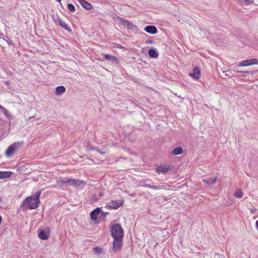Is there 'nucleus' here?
<instances>
[{
	"label": "nucleus",
	"mask_w": 258,
	"mask_h": 258,
	"mask_svg": "<svg viewBox=\"0 0 258 258\" xmlns=\"http://www.w3.org/2000/svg\"><path fill=\"white\" fill-rule=\"evenodd\" d=\"M41 191H38L33 196L26 198L23 202V206L26 209H35L39 206L40 203L39 198L41 195Z\"/></svg>",
	"instance_id": "f257e3e1"
},
{
	"label": "nucleus",
	"mask_w": 258,
	"mask_h": 258,
	"mask_svg": "<svg viewBox=\"0 0 258 258\" xmlns=\"http://www.w3.org/2000/svg\"><path fill=\"white\" fill-rule=\"evenodd\" d=\"M111 235L113 239L115 238H123V231L121 226L118 224H116L111 227L110 229Z\"/></svg>",
	"instance_id": "f03ea898"
},
{
	"label": "nucleus",
	"mask_w": 258,
	"mask_h": 258,
	"mask_svg": "<svg viewBox=\"0 0 258 258\" xmlns=\"http://www.w3.org/2000/svg\"><path fill=\"white\" fill-rule=\"evenodd\" d=\"M22 142H18L12 144L6 151L5 154L6 156L7 157H12L16 151L22 148Z\"/></svg>",
	"instance_id": "7ed1b4c3"
},
{
	"label": "nucleus",
	"mask_w": 258,
	"mask_h": 258,
	"mask_svg": "<svg viewBox=\"0 0 258 258\" xmlns=\"http://www.w3.org/2000/svg\"><path fill=\"white\" fill-rule=\"evenodd\" d=\"M116 18L118 20V21H119L120 24L124 26H126L127 28V29L134 30L137 28L136 25H134L132 22H130L128 20H127L124 18L120 17L119 16H117Z\"/></svg>",
	"instance_id": "20e7f679"
},
{
	"label": "nucleus",
	"mask_w": 258,
	"mask_h": 258,
	"mask_svg": "<svg viewBox=\"0 0 258 258\" xmlns=\"http://www.w3.org/2000/svg\"><path fill=\"white\" fill-rule=\"evenodd\" d=\"M50 229L49 227H46L44 230L38 229V236L42 240H47L50 234Z\"/></svg>",
	"instance_id": "39448f33"
},
{
	"label": "nucleus",
	"mask_w": 258,
	"mask_h": 258,
	"mask_svg": "<svg viewBox=\"0 0 258 258\" xmlns=\"http://www.w3.org/2000/svg\"><path fill=\"white\" fill-rule=\"evenodd\" d=\"M123 238H115L113 241L112 250L113 252H117L120 251L122 246Z\"/></svg>",
	"instance_id": "423d86ee"
},
{
	"label": "nucleus",
	"mask_w": 258,
	"mask_h": 258,
	"mask_svg": "<svg viewBox=\"0 0 258 258\" xmlns=\"http://www.w3.org/2000/svg\"><path fill=\"white\" fill-rule=\"evenodd\" d=\"M122 202L120 201H111L106 204L105 208L112 209H117L122 205Z\"/></svg>",
	"instance_id": "0eeeda50"
},
{
	"label": "nucleus",
	"mask_w": 258,
	"mask_h": 258,
	"mask_svg": "<svg viewBox=\"0 0 258 258\" xmlns=\"http://www.w3.org/2000/svg\"><path fill=\"white\" fill-rule=\"evenodd\" d=\"M257 63V60L255 58H252L242 61L237 65V67H246Z\"/></svg>",
	"instance_id": "6e6552de"
},
{
	"label": "nucleus",
	"mask_w": 258,
	"mask_h": 258,
	"mask_svg": "<svg viewBox=\"0 0 258 258\" xmlns=\"http://www.w3.org/2000/svg\"><path fill=\"white\" fill-rule=\"evenodd\" d=\"M171 169L170 167L168 165H163L158 166L156 168V171L157 173H165L168 172Z\"/></svg>",
	"instance_id": "1a4fd4ad"
},
{
	"label": "nucleus",
	"mask_w": 258,
	"mask_h": 258,
	"mask_svg": "<svg viewBox=\"0 0 258 258\" xmlns=\"http://www.w3.org/2000/svg\"><path fill=\"white\" fill-rule=\"evenodd\" d=\"M217 177H208L203 179V182L207 184L208 186L214 185L216 182Z\"/></svg>",
	"instance_id": "9d476101"
},
{
	"label": "nucleus",
	"mask_w": 258,
	"mask_h": 258,
	"mask_svg": "<svg viewBox=\"0 0 258 258\" xmlns=\"http://www.w3.org/2000/svg\"><path fill=\"white\" fill-rule=\"evenodd\" d=\"M144 30L148 33L155 34L158 31L157 28L153 25H148L144 28Z\"/></svg>",
	"instance_id": "9b49d317"
},
{
	"label": "nucleus",
	"mask_w": 258,
	"mask_h": 258,
	"mask_svg": "<svg viewBox=\"0 0 258 258\" xmlns=\"http://www.w3.org/2000/svg\"><path fill=\"white\" fill-rule=\"evenodd\" d=\"M101 212V208H97L93 210L90 214L91 218L95 220L97 219L99 214Z\"/></svg>",
	"instance_id": "f8f14e48"
},
{
	"label": "nucleus",
	"mask_w": 258,
	"mask_h": 258,
	"mask_svg": "<svg viewBox=\"0 0 258 258\" xmlns=\"http://www.w3.org/2000/svg\"><path fill=\"white\" fill-rule=\"evenodd\" d=\"M194 72L190 74V76L195 78L196 80H198L201 76L200 69L196 67L193 69Z\"/></svg>",
	"instance_id": "ddd939ff"
},
{
	"label": "nucleus",
	"mask_w": 258,
	"mask_h": 258,
	"mask_svg": "<svg viewBox=\"0 0 258 258\" xmlns=\"http://www.w3.org/2000/svg\"><path fill=\"white\" fill-rule=\"evenodd\" d=\"M83 183L82 180L79 179H75L74 178H69V184L72 186H80Z\"/></svg>",
	"instance_id": "4468645a"
},
{
	"label": "nucleus",
	"mask_w": 258,
	"mask_h": 258,
	"mask_svg": "<svg viewBox=\"0 0 258 258\" xmlns=\"http://www.w3.org/2000/svg\"><path fill=\"white\" fill-rule=\"evenodd\" d=\"M78 2L81 5V6L87 10H90L92 8V5L86 1L85 0H77Z\"/></svg>",
	"instance_id": "2eb2a0df"
},
{
	"label": "nucleus",
	"mask_w": 258,
	"mask_h": 258,
	"mask_svg": "<svg viewBox=\"0 0 258 258\" xmlns=\"http://www.w3.org/2000/svg\"><path fill=\"white\" fill-rule=\"evenodd\" d=\"M144 186L152 188L153 189H165L166 187L163 185H154L150 184H144Z\"/></svg>",
	"instance_id": "dca6fc26"
},
{
	"label": "nucleus",
	"mask_w": 258,
	"mask_h": 258,
	"mask_svg": "<svg viewBox=\"0 0 258 258\" xmlns=\"http://www.w3.org/2000/svg\"><path fill=\"white\" fill-rule=\"evenodd\" d=\"M104 56L106 60L110 61L112 63L116 62L117 64H118V60L117 59V58L114 56L105 54Z\"/></svg>",
	"instance_id": "f3484780"
},
{
	"label": "nucleus",
	"mask_w": 258,
	"mask_h": 258,
	"mask_svg": "<svg viewBox=\"0 0 258 258\" xmlns=\"http://www.w3.org/2000/svg\"><path fill=\"white\" fill-rule=\"evenodd\" d=\"M12 174L11 171H0V179L10 177Z\"/></svg>",
	"instance_id": "a211bd4d"
},
{
	"label": "nucleus",
	"mask_w": 258,
	"mask_h": 258,
	"mask_svg": "<svg viewBox=\"0 0 258 258\" xmlns=\"http://www.w3.org/2000/svg\"><path fill=\"white\" fill-rule=\"evenodd\" d=\"M66 92V88L64 86H59L56 88L55 94L60 95L63 94Z\"/></svg>",
	"instance_id": "6ab92c4d"
},
{
	"label": "nucleus",
	"mask_w": 258,
	"mask_h": 258,
	"mask_svg": "<svg viewBox=\"0 0 258 258\" xmlns=\"http://www.w3.org/2000/svg\"><path fill=\"white\" fill-rule=\"evenodd\" d=\"M183 152V149L181 147H178L174 149L172 152L171 154L174 155H177L182 154Z\"/></svg>",
	"instance_id": "aec40b11"
},
{
	"label": "nucleus",
	"mask_w": 258,
	"mask_h": 258,
	"mask_svg": "<svg viewBox=\"0 0 258 258\" xmlns=\"http://www.w3.org/2000/svg\"><path fill=\"white\" fill-rule=\"evenodd\" d=\"M148 54L152 58H156L158 56V53L153 48H151L149 50Z\"/></svg>",
	"instance_id": "412c9836"
},
{
	"label": "nucleus",
	"mask_w": 258,
	"mask_h": 258,
	"mask_svg": "<svg viewBox=\"0 0 258 258\" xmlns=\"http://www.w3.org/2000/svg\"><path fill=\"white\" fill-rule=\"evenodd\" d=\"M59 22L60 25L62 27H63L64 29H65L66 30H68V31L71 32V31H72L71 29L68 26V25L64 21H63L59 19Z\"/></svg>",
	"instance_id": "4be33fe9"
},
{
	"label": "nucleus",
	"mask_w": 258,
	"mask_h": 258,
	"mask_svg": "<svg viewBox=\"0 0 258 258\" xmlns=\"http://www.w3.org/2000/svg\"><path fill=\"white\" fill-rule=\"evenodd\" d=\"M234 196L237 198H241L243 197V193L240 189L236 190L234 192Z\"/></svg>",
	"instance_id": "5701e85b"
},
{
	"label": "nucleus",
	"mask_w": 258,
	"mask_h": 258,
	"mask_svg": "<svg viewBox=\"0 0 258 258\" xmlns=\"http://www.w3.org/2000/svg\"><path fill=\"white\" fill-rule=\"evenodd\" d=\"M67 7L68 9L71 12H74L75 11V7L73 4H68Z\"/></svg>",
	"instance_id": "b1692460"
},
{
	"label": "nucleus",
	"mask_w": 258,
	"mask_h": 258,
	"mask_svg": "<svg viewBox=\"0 0 258 258\" xmlns=\"http://www.w3.org/2000/svg\"><path fill=\"white\" fill-rule=\"evenodd\" d=\"M90 141L89 140H87V141H84V142L83 143V145H84V146L87 148H89V149H87V151H89V150H90V148L91 147V146H90Z\"/></svg>",
	"instance_id": "393cba45"
},
{
	"label": "nucleus",
	"mask_w": 258,
	"mask_h": 258,
	"mask_svg": "<svg viewBox=\"0 0 258 258\" xmlns=\"http://www.w3.org/2000/svg\"><path fill=\"white\" fill-rule=\"evenodd\" d=\"M233 71L235 72V73H244L245 74H248L249 73V72L248 71H240L236 70V68H235L233 70ZM244 77H246V75H243Z\"/></svg>",
	"instance_id": "a878e982"
},
{
	"label": "nucleus",
	"mask_w": 258,
	"mask_h": 258,
	"mask_svg": "<svg viewBox=\"0 0 258 258\" xmlns=\"http://www.w3.org/2000/svg\"><path fill=\"white\" fill-rule=\"evenodd\" d=\"M69 178H65L62 179H60L58 181V183L64 184V183H68L69 184Z\"/></svg>",
	"instance_id": "bb28decb"
},
{
	"label": "nucleus",
	"mask_w": 258,
	"mask_h": 258,
	"mask_svg": "<svg viewBox=\"0 0 258 258\" xmlns=\"http://www.w3.org/2000/svg\"><path fill=\"white\" fill-rule=\"evenodd\" d=\"M90 150H95L97 152L99 153L100 154H104V153L101 152L100 150H99L98 148L95 147H92L90 148Z\"/></svg>",
	"instance_id": "cd10ccee"
},
{
	"label": "nucleus",
	"mask_w": 258,
	"mask_h": 258,
	"mask_svg": "<svg viewBox=\"0 0 258 258\" xmlns=\"http://www.w3.org/2000/svg\"><path fill=\"white\" fill-rule=\"evenodd\" d=\"M93 250L96 253L98 254L101 252L102 249L99 247H95L93 248Z\"/></svg>",
	"instance_id": "c85d7f7f"
},
{
	"label": "nucleus",
	"mask_w": 258,
	"mask_h": 258,
	"mask_svg": "<svg viewBox=\"0 0 258 258\" xmlns=\"http://www.w3.org/2000/svg\"><path fill=\"white\" fill-rule=\"evenodd\" d=\"M245 3L246 5L252 4L253 3V1L252 0H244Z\"/></svg>",
	"instance_id": "c756f323"
},
{
	"label": "nucleus",
	"mask_w": 258,
	"mask_h": 258,
	"mask_svg": "<svg viewBox=\"0 0 258 258\" xmlns=\"http://www.w3.org/2000/svg\"><path fill=\"white\" fill-rule=\"evenodd\" d=\"M100 213H101V215L103 216V217H105L109 214L108 212H104L102 211Z\"/></svg>",
	"instance_id": "7c9ffc66"
},
{
	"label": "nucleus",
	"mask_w": 258,
	"mask_h": 258,
	"mask_svg": "<svg viewBox=\"0 0 258 258\" xmlns=\"http://www.w3.org/2000/svg\"><path fill=\"white\" fill-rule=\"evenodd\" d=\"M256 212V210L255 209H251L250 210V212L252 214H254Z\"/></svg>",
	"instance_id": "2f4dec72"
},
{
	"label": "nucleus",
	"mask_w": 258,
	"mask_h": 258,
	"mask_svg": "<svg viewBox=\"0 0 258 258\" xmlns=\"http://www.w3.org/2000/svg\"><path fill=\"white\" fill-rule=\"evenodd\" d=\"M255 225H256V228L257 230H258V220L256 221Z\"/></svg>",
	"instance_id": "473e14b6"
},
{
	"label": "nucleus",
	"mask_w": 258,
	"mask_h": 258,
	"mask_svg": "<svg viewBox=\"0 0 258 258\" xmlns=\"http://www.w3.org/2000/svg\"><path fill=\"white\" fill-rule=\"evenodd\" d=\"M2 221V216L0 215V224L1 223Z\"/></svg>",
	"instance_id": "72a5a7b5"
},
{
	"label": "nucleus",
	"mask_w": 258,
	"mask_h": 258,
	"mask_svg": "<svg viewBox=\"0 0 258 258\" xmlns=\"http://www.w3.org/2000/svg\"><path fill=\"white\" fill-rule=\"evenodd\" d=\"M99 195L100 196H103V194H102V192H100V193H99Z\"/></svg>",
	"instance_id": "f704fd0d"
},
{
	"label": "nucleus",
	"mask_w": 258,
	"mask_h": 258,
	"mask_svg": "<svg viewBox=\"0 0 258 258\" xmlns=\"http://www.w3.org/2000/svg\"><path fill=\"white\" fill-rule=\"evenodd\" d=\"M2 201V198L0 197V202Z\"/></svg>",
	"instance_id": "c9c22d12"
},
{
	"label": "nucleus",
	"mask_w": 258,
	"mask_h": 258,
	"mask_svg": "<svg viewBox=\"0 0 258 258\" xmlns=\"http://www.w3.org/2000/svg\"><path fill=\"white\" fill-rule=\"evenodd\" d=\"M250 73H251V74H254L253 72H250Z\"/></svg>",
	"instance_id": "e433bc0d"
},
{
	"label": "nucleus",
	"mask_w": 258,
	"mask_h": 258,
	"mask_svg": "<svg viewBox=\"0 0 258 258\" xmlns=\"http://www.w3.org/2000/svg\"><path fill=\"white\" fill-rule=\"evenodd\" d=\"M56 1H57V2H59L61 1V0H56Z\"/></svg>",
	"instance_id": "4c0bfd02"
}]
</instances>
